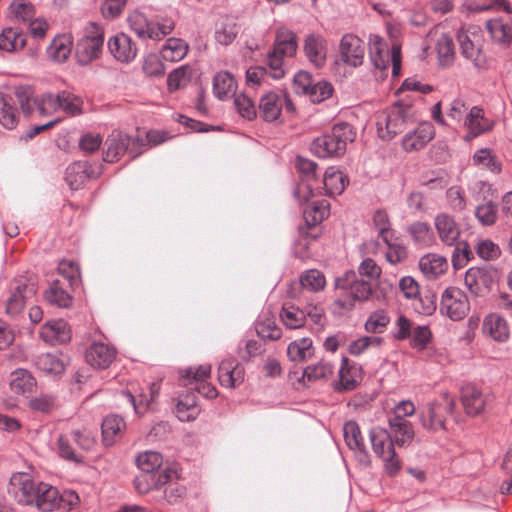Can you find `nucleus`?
I'll list each match as a JSON object with an SVG mask.
<instances>
[{"instance_id": "30", "label": "nucleus", "mask_w": 512, "mask_h": 512, "mask_svg": "<svg viewBox=\"0 0 512 512\" xmlns=\"http://www.w3.org/2000/svg\"><path fill=\"white\" fill-rule=\"evenodd\" d=\"M115 356L114 348L101 342H94L87 350L85 359L92 367L105 369L113 362Z\"/></svg>"}, {"instance_id": "28", "label": "nucleus", "mask_w": 512, "mask_h": 512, "mask_svg": "<svg viewBox=\"0 0 512 512\" xmlns=\"http://www.w3.org/2000/svg\"><path fill=\"white\" fill-rule=\"evenodd\" d=\"M419 269L428 280H436L448 270L447 258L437 253H427L418 262Z\"/></svg>"}, {"instance_id": "57", "label": "nucleus", "mask_w": 512, "mask_h": 512, "mask_svg": "<svg viewBox=\"0 0 512 512\" xmlns=\"http://www.w3.org/2000/svg\"><path fill=\"white\" fill-rule=\"evenodd\" d=\"M10 12L17 21L27 23L35 16V7L28 0H14L10 4Z\"/></svg>"}, {"instance_id": "21", "label": "nucleus", "mask_w": 512, "mask_h": 512, "mask_svg": "<svg viewBox=\"0 0 512 512\" xmlns=\"http://www.w3.org/2000/svg\"><path fill=\"white\" fill-rule=\"evenodd\" d=\"M463 126L467 129L464 140L472 141L476 137L493 129V122L485 117L484 110L479 106H473L463 120Z\"/></svg>"}, {"instance_id": "61", "label": "nucleus", "mask_w": 512, "mask_h": 512, "mask_svg": "<svg viewBox=\"0 0 512 512\" xmlns=\"http://www.w3.org/2000/svg\"><path fill=\"white\" fill-rule=\"evenodd\" d=\"M211 366L208 364L200 365L197 368L188 367L180 371V376L187 384H198L209 377ZM186 385V383H184Z\"/></svg>"}, {"instance_id": "17", "label": "nucleus", "mask_w": 512, "mask_h": 512, "mask_svg": "<svg viewBox=\"0 0 512 512\" xmlns=\"http://www.w3.org/2000/svg\"><path fill=\"white\" fill-rule=\"evenodd\" d=\"M15 286L6 303V313L16 316L22 312L27 299L37 292V285L32 278L21 276L15 279Z\"/></svg>"}, {"instance_id": "56", "label": "nucleus", "mask_w": 512, "mask_h": 512, "mask_svg": "<svg viewBox=\"0 0 512 512\" xmlns=\"http://www.w3.org/2000/svg\"><path fill=\"white\" fill-rule=\"evenodd\" d=\"M300 283L304 289L317 292L325 287L326 280L324 274L321 271L317 269H311L305 271L301 275Z\"/></svg>"}, {"instance_id": "46", "label": "nucleus", "mask_w": 512, "mask_h": 512, "mask_svg": "<svg viewBox=\"0 0 512 512\" xmlns=\"http://www.w3.org/2000/svg\"><path fill=\"white\" fill-rule=\"evenodd\" d=\"M407 232L411 236L413 242L419 247H430L435 243V237L431 227L425 222L412 223Z\"/></svg>"}, {"instance_id": "3", "label": "nucleus", "mask_w": 512, "mask_h": 512, "mask_svg": "<svg viewBox=\"0 0 512 512\" xmlns=\"http://www.w3.org/2000/svg\"><path fill=\"white\" fill-rule=\"evenodd\" d=\"M141 473L134 479L138 493L146 494L153 489H160L175 475L169 467H163V457L156 451H145L136 458Z\"/></svg>"}, {"instance_id": "11", "label": "nucleus", "mask_w": 512, "mask_h": 512, "mask_svg": "<svg viewBox=\"0 0 512 512\" xmlns=\"http://www.w3.org/2000/svg\"><path fill=\"white\" fill-rule=\"evenodd\" d=\"M295 168L301 177V183L294 190V197L299 202H308L322 188L317 174L316 162L298 156L295 161Z\"/></svg>"}, {"instance_id": "44", "label": "nucleus", "mask_w": 512, "mask_h": 512, "mask_svg": "<svg viewBox=\"0 0 512 512\" xmlns=\"http://www.w3.org/2000/svg\"><path fill=\"white\" fill-rule=\"evenodd\" d=\"M36 387V380L26 369H17L11 373L10 388L16 394H30Z\"/></svg>"}, {"instance_id": "8", "label": "nucleus", "mask_w": 512, "mask_h": 512, "mask_svg": "<svg viewBox=\"0 0 512 512\" xmlns=\"http://www.w3.org/2000/svg\"><path fill=\"white\" fill-rule=\"evenodd\" d=\"M128 23L131 30L143 40H161L175 27L174 21L169 17H157L155 20H149L138 11L129 15Z\"/></svg>"}, {"instance_id": "64", "label": "nucleus", "mask_w": 512, "mask_h": 512, "mask_svg": "<svg viewBox=\"0 0 512 512\" xmlns=\"http://www.w3.org/2000/svg\"><path fill=\"white\" fill-rule=\"evenodd\" d=\"M239 32V28L233 21H226L221 23L219 28L215 32V38L218 43L222 45H229L231 44L237 34Z\"/></svg>"}, {"instance_id": "25", "label": "nucleus", "mask_w": 512, "mask_h": 512, "mask_svg": "<svg viewBox=\"0 0 512 512\" xmlns=\"http://www.w3.org/2000/svg\"><path fill=\"white\" fill-rule=\"evenodd\" d=\"M434 128L429 122H422L405 134L402 139V147L405 151H418L426 146V144L434 137Z\"/></svg>"}, {"instance_id": "7", "label": "nucleus", "mask_w": 512, "mask_h": 512, "mask_svg": "<svg viewBox=\"0 0 512 512\" xmlns=\"http://www.w3.org/2000/svg\"><path fill=\"white\" fill-rule=\"evenodd\" d=\"M369 439L375 455L383 462V470L389 477L396 476L402 468V461L396 453L387 429L374 426L369 430Z\"/></svg>"}, {"instance_id": "63", "label": "nucleus", "mask_w": 512, "mask_h": 512, "mask_svg": "<svg viewBox=\"0 0 512 512\" xmlns=\"http://www.w3.org/2000/svg\"><path fill=\"white\" fill-rule=\"evenodd\" d=\"M268 70L262 66H253L246 70V84L250 89H256L268 83Z\"/></svg>"}, {"instance_id": "52", "label": "nucleus", "mask_w": 512, "mask_h": 512, "mask_svg": "<svg viewBox=\"0 0 512 512\" xmlns=\"http://www.w3.org/2000/svg\"><path fill=\"white\" fill-rule=\"evenodd\" d=\"M436 50L440 66L448 67L452 65L455 58L454 42L450 35L442 34L436 43Z\"/></svg>"}, {"instance_id": "62", "label": "nucleus", "mask_w": 512, "mask_h": 512, "mask_svg": "<svg viewBox=\"0 0 512 512\" xmlns=\"http://www.w3.org/2000/svg\"><path fill=\"white\" fill-rule=\"evenodd\" d=\"M234 105L237 112L248 120H252L257 116V108L254 101L245 93L234 95Z\"/></svg>"}, {"instance_id": "49", "label": "nucleus", "mask_w": 512, "mask_h": 512, "mask_svg": "<svg viewBox=\"0 0 512 512\" xmlns=\"http://www.w3.org/2000/svg\"><path fill=\"white\" fill-rule=\"evenodd\" d=\"M26 44L25 35L16 28H6L0 34V50L12 52L22 49Z\"/></svg>"}, {"instance_id": "48", "label": "nucleus", "mask_w": 512, "mask_h": 512, "mask_svg": "<svg viewBox=\"0 0 512 512\" xmlns=\"http://www.w3.org/2000/svg\"><path fill=\"white\" fill-rule=\"evenodd\" d=\"M188 52V44L180 38H169L161 49V58L169 62L182 60Z\"/></svg>"}, {"instance_id": "16", "label": "nucleus", "mask_w": 512, "mask_h": 512, "mask_svg": "<svg viewBox=\"0 0 512 512\" xmlns=\"http://www.w3.org/2000/svg\"><path fill=\"white\" fill-rule=\"evenodd\" d=\"M440 311L453 321L462 320L469 311L467 296L459 288H446L441 297Z\"/></svg>"}, {"instance_id": "37", "label": "nucleus", "mask_w": 512, "mask_h": 512, "mask_svg": "<svg viewBox=\"0 0 512 512\" xmlns=\"http://www.w3.org/2000/svg\"><path fill=\"white\" fill-rule=\"evenodd\" d=\"M334 371L335 366L331 361L321 359L318 362L305 367L302 377L308 382L327 381L333 376Z\"/></svg>"}, {"instance_id": "27", "label": "nucleus", "mask_w": 512, "mask_h": 512, "mask_svg": "<svg viewBox=\"0 0 512 512\" xmlns=\"http://www.w3.org/2000/svg\"><path fill=\"white\" fill-rule=\"evenodd\" d=\"M362 380V369L356 363H350L343 358L339 369V380L334 384L337 392L350 391L355 389Z\"/></svg>"}, {"instance_id": "36", "label": "nucleus", "mask_w": 512, "mask_h": 512, "mask_svg": "<svg viewBox=\"0 0 512 512\" xmlns=\"http://www.w3.org/2000/svg\"><path fill=\"white\" fill-rule=\"evenodd\" d=\"M483 332L498 342H505L509 338V327L506 320L496 314H490L484 319Z\"/></svg>"}, {"instance_id": "1", "label": "nucleus", "mask_w": 512, "mask_h": 512, "mask_svg": "<svg viewBox=\"0 0 512 512\" xmlns=\"http://www.w3.org/2000/svg\"><path fill=\"white\" fill-rule=\"evenodd\" d=\"M8 493L19 504L35 506L43 512L53 511L62 500L56 487L36 481L30 474L24 472H16L11 476Z\"/></svg>"}, {"instance_id": "43", "label": "nucleus", "mask_w": 512, "mask_h": 512, "mask_svg": "<svg viewBox=\"0 0 512 512\" xmlns=\"http://www.w3.org/2000/svg\"><path fill=\"white\" fill-rule=\"evenodd\" d=\"M320 183L323 184V188L329 196H334L340 195L344 191L348 183V179L343 172L335 169L334 167H329L325 171L323 180Z\"/></svg>"}, {"instance_id": "33", "label": "nucleus", "mask_w": 512, "mask_h": 512, "mask_svg": "<svg viewBox=\"0 0 512 512\" xmlns=\"http://www.w3.org/2000/svg\"><path fill=\"white\" fill-rule=\"evenodd\" d=\"M15 100L16 98L0 92V124L7 130L16 128L19 122Z\"/></svg>"}, {"instance_id": "18", "label": "nucleus", "mask_w": 512, "mask_h": 512, "mask_svg": "<svg viewBox=\"0 0 512 512\" xmlns=\"http://www.w3.org/2000/svg\"><path fill=\"white\" fill-rule=\"evenodd\" d=\"M364 55L365 46L363 41L354 34H345L341 38L339 59L335 61V64L343 63L351 68H357L363 64Z\"/></svg>"}, {"instance_id": "22", "label": "nucleus", "mask_w": 512, "mask_h": 512, "mask_svg": "<svg viewBox=\"0 0 512 512\" xmlns=\"http://www.w3.org/2000/svg\"><path fill=\"white\" fill-rule=\"evenodd\" d=\"M245 369L232 356L226 357L218 367V380L222 387L236 388L244 382Z\"/></svg>"}, {"instance_id": "19", "label": "nucleus", "mask_w": 512, "mask_h": 512, "mask_svg": "<svg viewBox=\"0 0 512 512\" xmlns=\"http://www.w3.org/2000/svg\"><path fill=\"white\" fill-rule=\"evenodd\" d=\"M343 435L346 445L354 452L356 460L363 466H369L371 455L365 445L359 424L354 420L345 422Z\"/></svg>"}, {"instance_id": "9", "label": "nucleus", "mask_w": 512, "mask_h": 512, "mask_svg": "<svg viewBox=\"0 0 512 512\" xmlns=\"http://www.w3.org/2000/svg\"><path fill=\"white\" fill-rule=\"evenodd\" d=\"M104 45V30L95 23H89L84 34L76 45L75 56L77 62L84 66L100 57Z\"/></svg>"}, {"instance_id": "53", "label": "nucleus", "mask_w": 512, "mask_h": 512, "mask_svg": "<svg viewBox=\"0 0 512 512\" xmlns=\"http://www.w3.org/2000/svg\"><path fill=\"white\" fill-rule=\"evenodd\" d=\"M373 226L383 242L394 240L395 231L391 228L390 217L386 210L378 209L373 214Z\"/></svg>"}, {"instance_id": "5", "label": "nucleus", "mask_w": 512, "mask_h": 512, "mask_svg": "<svg viewBox=\"0 0 512 512\" xmlns=\"http://www.w3.org/2000/svg\"><path fill=\"white\" fill-rule=\"evenodd\" d=\"M355 133L348 123L336 124L329 132L317 137L311 143V151L319 158H332L342 156L347 144L353 142Z\"/></svg>"}, {"instance_id": "54", "label": "nucleus", "mask_w": 512, "mask_h": 512, "mask_svg": "<svg viewBox=\"0 0 512 512\" xmlns=\"http://www.w3.org/2000/svg\"><path fill=\"white\" fill-rule=\"evenodd\" d=\"M473 163L474 165L486 168L493 173H499L501 171V163L489 148H481L477 150L473 155Z\"/></svg>"}, {"instance_id": "12", "label": "nucleus", "mask_w": 512, "mask_h": 512, "mask_svg": "<svg viewBox=\"0 0 512 512\" xmlns=\"http://www.w3.org/2000/svg\"><path fill=\"white\" fill-rule=\"evenodd\" d=\"M369 56L375 68L384 70L393 65V74L397 75L400 70L401 56L400 47L393 45L391 51L387 43L378 35L369 36Z\"/></svg>"}, {"instance_id": "2", "label": "nucleus", "mask_w": 512, "mask_h": 512, "mask_svg": "<svg viewBox=\"0 0 512 512\" xmlns=\"http://www.w3.org/2000/svg\"><path fill=\"white\" fill-rule=\"evenodd\" d=\"M419 109L410 98L398 100L389 110L381 112L376 119L378 136L385 141L392 140L408 125L418 121Z\"/></svg>"}, {"instance_id": "51", "label": "nucleus", "mask_w": 512, "mask_h": 512, "mask_svg": "<svg viewBox=\"0 0 512 512\" xmlns=\"http://www.w3.org/2000/svg\"><path fill=\"white\" fill-rule=\"evenodd\" d=\"M280 318L286 328L298 329L305 324L306 312L294 305H284L280 313Z\"/></svg>"}, {"instance_id": "34", "label": "nucleus", "mask_w": 512, "mask_h": 512, "mask_svg": "<svg viewBox=\"0 0 512 512\" xmlns=\"http://www.w3.org/2000/svg\"><path fill=\"white\" fill-rule=\"evenodd\" d=\"M315 348L309 337H302L292 341L287 347V356L290 361L299 363L313 357Z\"/></svg>"}, {"instance_id": "14", "label": "nucleus", "mask_w": 512, "mask_h": 512, "mask_svg": "<svg viewBox=\"0 0 512 512\" xmlns=\"http://www.w3.org/2000/svg\"><path fill=\"white\" fill-rule=\"evenodd\" d=\"M457 40L461 55L480 69L485 64V55L482 51L480 30L475 26L462 28L457 32Z\"/></svg>"}, {"instance_id": "31", "label": "nucleus", "mask_w": 512, "mask_h": 512, "mask_svg": "<svg viewBox=\"0 0 512 512\" xmlns=\"http://www.w3.org/2000/svg\"><path fill=\"white\" fill-rule=\"evenodd\" d=\"M304 51L307 59L315 67L320 68L326 62L327 45L326 40L320 35H309L304 44Z\"/></svg>"}, {"instance_id": "24", "label": "nucleus", "mask_w": 512, "mask_h": 512, "mask_svg": "<svg viewBox=\"0 0 512 512\" xmlns=\"http://www.w3.org/2000/svg\"><path fill=\"white\" fill-rule=\"evenodd\" d=\"M388 435L394 446H409L415 436L413 425L406 418L390 417Z\"/></svg>"}, {"instance_id": "60", "label": "nucleus", "mask_w": 512, "mask_h": 512, "mask_svg": "<svg viewBox=\"0 0 512 512\" xmlns=\"http://www.w3.org/2000/svg\"><path fill=\"white\" fill-rule=\"evenodd\" d=\"M454 247L451 261L454 269L458 270L467 265L473 258V253L466 241L458 240Z\"/></svg>"}, {"instance_id": "4", "label": "nucleus", "mask_w": 512, "mask_h": 512, "mask_svg": "<svg viewBox=\"0 0 512 512\" xmlns=\"http://www.w3.org/2000/svg\"><path fill=\"white\" fill-rule=\"evenodd\" d=\"M337 297L332 304L334 313L345 314L351 311L356 301H366L372 294L369 281L358 279L354 271H347L335 280Z\"/></svg>"}, {"instance_id": "32", "label": "nucleus", "mask_w": 512, "mask_h": 512, "mask_svg": "<svg viewBox=\"0 0 512 512\" xmlns=\"http://www.w3.org/2000/svg\"><path fill=\"white\" fill-rule=\"evenodd\" d=\"M126 422L118 414L107 415L101 424L102 441L105 446H112L121 437Z\"/></svg>"}, {"instance_id": "13", "label": "nucleus", "mask_w": 512, "mask_h": 512, "mask_svg": "<svg viewBox=\"0 0 512 512\" xmlns=\"http://www.w3.org/2000/svg\"><path fill=\"white\" fill-rule=\"evenodd\" d=\"M443 401L428 403L425 411L420 414L422 426L429 431H438L445 428V415L452 414L455 409V400L448 393L442 394Z\"/></svg>"}, {"instance_id": "59", "label": "nucleus", "mask_w": 512, "mask_h": 512, "mask_svg": "<svg viewBox=\"0 0 512 512\" xmlns=\"http://www.w3.org/2000/svg\"><path fill=\"white\" fill-rule=\"evenodd\" d=\"M191 78V69L187 65H182L172 72L167 77V85L170 91H176L185 86Z\"/></svg>"}, {"instance_id": "23", "label": "nucleus", "mask_w": 512, "mask_h": 512, "mask_svg": "<svg viewBox=\"0 0 512 512\" xmlns=\"http://www.w3.org/2000/svg\"><path fill=\"white\" fill-rule=\"evenodd\" d=\"M107 45L109 52L118 62L130 63L137 55L136 44L125 33H117L109 38Z\"/></svg>"}, {"instance_id": "26", "label": "nucleus", "mask_w": 512, "mask_h": 512, "mask_svg": "<svg viewBox=\"0 0 512 512\" xmlns=\"http://www.w3.org/2000/svg\"><path fill=\"white\" fill-rule=\"evenodd\" d=\"M434 225L441 242L447 246H454L461 235V229L454 217L446 213L438 214Z\"/></svg>"}, {"instance_id": "50", "label": "nucleus", "mask_w": 512, "mask_h": 512, "mask_svg": "<svg viewBox=\"0 0 512 512\" xmlns=\"http://www.w3.org/2000/svg\"><path fill=\"white\" fill-rule=\"evenodd\" d=\"M296 49L297 43L295 34L286 29L278 30L273 51L283 57H292Z\"/></svg>"}, {"instance_id": "42", "label": "nucleus", "mask_w": 512, "mask_h": 512, "mask_svg": "<svg viewBox=\"0 0 512 512\" xmlns=\"http://www.w3.org/2000/svg\"><path fill=\"white\" fill-rule=\"evenodd\" d=\"M66 182L72 190H78L86 181L93 177L90 165L86 161H77L66 169Z\"/></svg>"}, {"instance_id": "58", "label": "nucleus", "mask_w": 512, "mask_h": 512, "mask_svg": "<svg viewBox=\"0 0 512 512\" xmlns=\"http://www.w3.org/2000/svg\"><path fill=\"white\" fill-rule=\"evenodd\" d=\"M257 335L262 340L274 341L278 340L282 335L281 328L275 323L274 320L266 318L256 323Z\"/></svg>"}, {"instance_id": "55", "label": "nucleus", "mask_w": 512, "mask_h": 512, "mask_svg": "<svg viewBox=\"0 0 512 512\" xmlns=\"http://www.w3.org/2000/svg\"><path fill=\"white\" fill-rule=\"evenodd\" d=\"M389 323L390 317L388 313L383 309H379L369 315L364 326L365 330L369 333L381 334L386 330Z\"/></svg>"}, {"instance_id": "35", "label": "nucleus", "mask_w": 512, "mask_h": 512, "mask_svg": "<svg viewBox=\"0 0 512 512\" xmlns=\"http://www.w3.org/2000/svg\"><path fill=\"white\" fill-rule=\"evenodd\" d=\"M492 40L503 47H508L512 42V24L501 18L490 19L486 23Z\"/></svg>"}, {"instance_id": "6", "label": "nucleus", "mask_w": 512, "mask_h": 512, "mask_svg": "<svg viewBox=\"0 0 512 512\" xmlns=\"http://www.w3.org/2000/svg\"><path fill=\"white\" fill-rule=\"evenodd\" d=\"M14 95L22 113L30 116L37 112L40 116H50L59 110L63 104L62 94L44 93L35 96L34 89L29 85H21L15 88Z\"/></svg>"}, {"instance_id": "39", "label": "nucleus", "mask_w": 512, "mask_h": 512, "mask_svg": "<svg viewBox=\"0 0 512 512\" xmlns=\"http://www.w3.org/2000/svg\"><path fill=\"white\" fill-rule=\"evenodd\" d=\"M159 393V385L153 383L149 387V395L141 393L138 396L133 395L130 391L125 390L121 392V396L130 403L133 407L135 414L142 415L149 407L150 403L154 401L155 397Z\"/></svg>"}, {"instance_id": "15", "label": "nucleus", "mask_w": 512, "mask_h": 512, "mask_svg": "<svg viewBox=\"0 0 512 512\" xmlns=\"http://www.w3.org/2000/svg\"><path fill=\"white\" fill-rule=\"evenodd\" d=\"M283 108L288 113L295 111L292 100L282 91L266 92L259 99L258 111L265 122L278 120Z\"/></svg>"}, {"instance_id": "20", "label": "nucleus", "mask_w": 512, "mask_h": 512, "mask_svg": "<svg viewBox=\"0 0 512 512\" xmlns=\"http://www.w3.org/2000/svg\"><path fill=\"white\" fill-rule=\"evenodd\" d=\"M328 207L329 204L326 200L311 202L306 206L303 211L305 225L299 227L300 236L313 240L318 237V232L315 229L329 215Z\"/></svg>"}, {"instance_id": "45", "label": "nucleus", "mask_w": 512, "mask_h": 512, "mask_svg": "<svg viewBox=\"0 0 512 512\" xmlns=\"http://www.w3.org/2000/svg\"><path fill=\"white\" fill-rule=\"evenodd\" d=\"M41 339L50 346L64 343V321L49 320L40 329Z\"/></svg>"}, {"instance_id": "38", "label": "nucleus", "mask_w": 512, "mask_h": 512, "mask_svg": "<svg viewBox=\"0 0 512 512\" xmlns=\"http://www.w3.org/2000/svg\"><path fill=\"white\" fill-rule=\"evenodd\" d=\"M237 83L228 71H220L213 78V93L219 100L235 95Z\"/></svg>"}, {"instance_id": "29", "label": "nucleus", "mask_w": 512, "mask_h": 512, "mask_svg": "<svg viewBox=\"0 0 512 512\" xmlns=\"http://www.w3.org/2000/svg\"><path fill=\"white\" fill-rule=\"evenodd\" d=\"M460 394L467 415L476 416L484 410L485 399L483 393L475 384L468 383L462 386Z\"/></svg>"}, {"instance_id": "40", "label": "nucleus", "mask_w": 512, "mask_h": 512, "mask_svg": "<svg viewBox=\"0 0 512 512\" xmlns=\"http://www.w3.org/2000/svg\"><path fill=\"white\" fill-rule=\"evenodd\" d=\"M200 408L193 392L180 395L176 403V415L182 422L191 421L197 418Z\"/></svg>"}, {"instance_id": "41", "label": "nucleus", "mask_w": 512, "mask_h": 512, "mask_svg": "<svg viewBox=\"0 0 512 512\" xmlns=\"http://www.w3.org/2000/svg\"><path fill=\"white\" fill-rule=\"evenodd\" d=\"M64 260L59 261V265L57 267V274L59 277L55 278L54 276H51L50 279H48V288L44 292V298L45 300L51 304L55 305L57 307H63L64 306V288L62 286L61 277L64 276V272L61 268L62 263Z\"/></svg>"}, {"instance_id": "47", "label": "nucleus", "mask_w": 512, "mask_h": 512, "mask_svg": "<svg viewBox=\"0 0 512 512\" xmlns=\"http://www.w3.org/2000/svg\"><path fill=\"white\" fill-rule=\"evenodd\" d=\"M36 366L46 375L57 377L64 372V362L59 355L53 353L42 354L36 359Z\"/></svg>"}, {"instance_id": "10", "label": "nucleus", "mask_w": 512, "mask_h": 512, "mask_svg": "<svg viewBox=\"0 0 512 512\" xmlns=\"http://www.w3.org/2000/svg\"><path fill=\"white\" fill-rule=\"evenodd\" d=\"M106 150L104 152V161L115 162L120 156L127 153L132 159L142 153L144 146L143 140L139 137H133L121 131L114 130L106 139Z\"/></svg>"}]
</instances>
